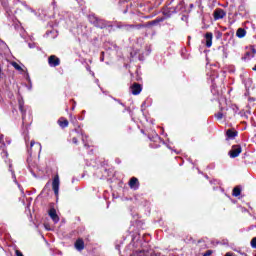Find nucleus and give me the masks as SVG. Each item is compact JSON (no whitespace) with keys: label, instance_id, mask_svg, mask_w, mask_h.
<instances>
[{"label":"nucleus","instance_id":"13","mask_svg":"<svg viewBox=\"0 0 256 256\" xmlns=\"http://www.w3.org/2000/svg\"><path fill=\"white\" fill-rule=\"evenodd\" d=\"M245 35H247V31H245L243 28H239L236 32V37H239V39H243Z\"/></svg>","mask_w":256,"mask_h":256},{"label":"nucleus","instance_id":"27","mask_svg":"<svg viewBox=\"0 0 256 256\" xmlns=\"http://www.w3.org/2000/svg\"><path fill=\"white\" fill-rule=\"evenodd\" d=\"M3 155H6V156H7V152L3 151Z\"/></svg>","mask_w":256,"mask_h":256},{"label":"nucleus","instance_id":"5","mask_svg":"<svg viewBox=\"0 0 256 256\" xmlns=\"http://www.w3.org/2000/svg\"><path fill=\"white\" fill-rule=\"evenodd\" d=\"M35 145V149L36 151H38L39 153H41V149H42V146H41V143L39 142H36V141H31L30 143V149H29V153H33V146Z\"/></svg>","mask_w":256,"mask_h":256},{"label":"nucleus","instance_id":"25","mask_svg":"<svg viewBox=\"0 0 256 256\" xmlns=\"http://www.w3.org/2000/svg\"><path fill=\"white\" fill-rule=\"evenodd\" d=\"M0 141H3V135H0Z\"/></svg>","mask_w":256,"mask_h":256},{"label":"nucleus","instance_id":"3","mask_svg":"<svg viewBox=\"0 0 256 256\" xmlns=\"http://www.w3.org/2000/svg\"><path fill=\"white\" fill-rule=\"evenodd\" d=\"M61 60L59 58H57V56L55 55H51L48 58V64L50 67H58V65H60Z\"/></svg>","mask_w":256,"mask_h":256},{"label":"nucleus","instance_id":"20","mask_svg":"<svg viewBox=\"0 0 256 256\" xmlns=\"http://www.w3.org/2000/svg\"><path fill=\"white\" fill-rule=\"evenodd\" d=\"M72 143H74L75 145H77V138H73V139H72Z\"/></svg>","mask_w":256,"mask_h":256},{"label":"nucleus","instance_id":"26","mask_svg":"<svg viewBox=\"0 0 256 256\" xmlns=\"http://www.w3.org/2000/svg\"><path fill=\"white\" fill-rule=\"evenodd\" d=\"M93 19L95 20V21H93V23H96V21H97V18L93 17Z\"/></svg>","mask_w":256,"mask_h":256},{"label":"nucleus","instance_id":"28","mask_svg":"<svg viewBox=\"0 0 256 256\" xmlns=\"http://www.w3.org/2000/svg\"><path fill=\"white\" fill-rule=\"evenodd\" d=\"M45 228H46L47 230H49V226H45Z\"/></svg>","mask_w":256,"mask_h":256},{"label":"nucleus","instance_id":"6","mask_svg":"<svg viewBox=\"0 0 256 256\" xmlns=\"http://www.w3.org/2000/svg\"><path fill=\"white\" fill-rule=\"evenodd\" d=\"M206 47H211L213 45V33L207 32L205 35Z\"/></svg>","mask_w":256,"mask_h":256},{"label":"nucleus","instance_id":"21","mask_svg":"<svg viewBox=\"0 0 256 256\" xmlns=\"http://www.w3.org/2000/svg\"><path fill=\"white\" fill-rule=\"evenodd\" d=\"M20 111L23 113V103L20 102Z\"/></svg>","mask_w":256,"mask_h":256},{"label":"nucleus","instance_id":"8","mask_svg":"<svg viewBox=\"0 0 256 256\" xmlns=\"http://www.w3.org/2000/svg\"><path fill=\"white\" fill-rule=\"evenodd\" d=\"M49 215L54 223H59V216L57 215V211L54 208L50 209Z\"/></svg>","mask_w":256,"mask_h":256},{"label":"nucleus","instance_id":"22","mask_svg":"<svg viewBox=\"0 0 256 256\" xmlns=\"http://www.w3.org/2000/svg\"><path fill=\"white\" fill-rule=\"evenodd\" d=\"M156 23H159V21L155 20V21L151 22V25H155Z\"/></svg>","mask_w":256,"mask_h":256},{"label":"nucleus","instance_id":"2","mask_svg":"<svg viewBox=\"0 0 256 256\" xmlns=\"http://www.w3.org/2000/svg\"><path fill=\"white\" fill-rule=\"evenodd\" d=\"M59 185H60L59 175H56L53 178V182H52V189H53L54 194L56 195V197H59Z\"/></svg>","mask_w":256,"mask_h":256},{"label":"nucleus","instance_id":"9","mask_svg":"<svg viewBox=\"0 0 256 256\" xmlns=\"http://www.w3.org/2000/svg\"><path fill=\"white\" fill-rule=\"evenodd\" d=\"M129 186L131 189H138L139 180L136 177L130 179Z\"/></svg>","mask_w":256,"mask_h":256},{"label":"nucleus","instance_id":"15","mask_svg":"<svg viewBox=\"0 0 256 256\" xmlns=\"http://www.w3.org/2000/svg\"><path fill=\"white\" fill-rule=\"evenodd\" d=\"M12 67L16 69V71H21L22 73H25V70L17 63V62H12L11 63Z\"/></svg>","mask_w":256,"mask_h":256},{"label":"nucleus","instance_id":"10","mask_svg":"<svg viewBox=\"0 0 256 256\" xmlns=\"http://www.w3.org/2000/svg\"><path fill=\"white\" fill-rule=\"evenodd\" d=\"M75 248L77 249V251H83V249H85V242H83L82 239H78L75 242Z\"/></svg>","mask_w":256,"mask_h":256},{"label":"nucleus","instance_id":"17","mask_svg":"<svg viewBox=\"0 0 256 256\" xmlns=\"http://www.w3.org/2000/svg\"><path fill=\"white\" fill-rule=\"evenodd\" d=\"M251 247H253V249H256V237L251 240Z\"/></svg>","mask_w":256,"mask_h":256},{"label":"nucleus","instance_id":"23","mask_svg":"<svg viewBox=\"0 0 256 256\" xmlns=\"http://www.w3.org/2000/svg\"><path fill=\"white\" fill-rule=\"evenodd\" d=\"M225 256H233V254H231L230 252L226 253Z\"/></svg>","mask_w":256,"mask_h":256},{"label":"nucleus","instance_id":"19","mask_svg":"<svg viewBox=\"0 0 256 256\" xmlns=\"http://www.w3.org/2000/svg\"><path fill=\"white\" fill-rule=\"evenodd\" d=\"M16 256H23V253H21L19 250H16Z\"/></svg>","mask_w":256,"mask_h":256},{"label":"nucleus","instance_id":"12","mask_svg":"<svg viewBox=\"0 0 256 256\" xmlns=\"http://www.w3.org/2000/svg\"><path fill=\"white\" fill-rule=\"evenodd\" d=\"M216 119H218V121H221V119H225V117H227V113H225L224 109H221V111H219L216 115H215Z\"/></svg>","mask_w":256,"mask_h":256},{"label":"nucleus","instance_id":"1","mask_svg":"<svg viewBox=\"0 0 256 256\" xmlns=\"http://www.w3.org/2000/svg\"><path fill=\"white\" fill-rule=\"evenodd\" d=\"M241 146L240 145H233L231 150L229 151V155L231 159H235V157H239L241 155Z\"/></svg>","mask_w":256,"mask_h":256},{"label":"nucleus","instance_id":"18","mask_svg":"<svg viewBox=\"0 0 256 256\" xmlns=\"http://www.w3.org/2000/svg\"><path fill=\"white\" fill-rule=\"evenodd\" d=\"M213 255V250H207L206 253L203 254V256H211Z\"/></svg>","mask_w":256,"mask_h":256},{"label":"nucleus","instance_id":"14","mask_svg":"<svg viewBox=\"0 0 256 256\" xmlns=\"http://www.w3.org/2000/svg\"><path fill=\"white\" fill-rule=\"evenodd\" d=\"M226 135L229 139H235L237 137V131L227 130Z\"/></svg>","mask_w":256,"mask_h":256},{"label":"nucleus","instance_id":"11","mask_svg":"<svg viewBox=\"0 0 256 256\" xmlns=\"http://www.w3.org/2000/svg\"><path fill=\"white\" fill-rule=\"evenodd\" d=\"M58 125L62 127V129H65V127H69V121H67L65 118H60L58 120Z\"/></svg>","mask_w":256,"mask_h":256},{"label":"nucleus","instance_id":"4","mask_svg":"<svg viewBox=\"0 0 256 256\" xmlns=\"http://www.w3.org/2000/svg\"><path fill=\"white\" fill-rule=\"evenodd\" d=\"M143 90V88L141 87L140 84H133L131 87H130V91L132 93V95H139V93H141V91Z\"/></svg>","mask_w":256,"mask_h":256},{"label":"nucleus","instance_id":"16","mask_svg":"<svg viewBox=\"0 0 256 256\" xmlns=\"http://www.w3.org/2000/svg\"><path fill=\"white\" fill-rule=\"evenodd\" d=\"M232 195H233L234 197H239V195H241V188L235 187V188L233 189Z\"/></svg>","mask_w":256,"mask_h":256},{"label":"nucleus","instance_id":"7","mask_svg":"<svg viewBox=\"0 0 256 256\" xmlns=\"http://www.w3.org/2000/svg\"><path fill=\"white\" fill-rule=\"evenodd\" d=\"M227 14L225 13V11L223 9H217L214 12V19L218 20V19H223V17H225Z\"/></svg>","mask_w":256,"mask_h":256},{"label":"nucleus","instance_id":"24","mask_svg":"<svg viewBox=\"0 0 256 256\" xmlns=\"http://www.w3.org/2000/svg\"><path fill=\"white\" fill-rule=\"evenodd\" d=\"M130 256H139V253H134V254H132V255H130Z\"/></svg>","mask_w":256,"mask_h":256},{"label":"nucleus","instance_id":"29","mask_svg":"<svg viewBox=\"0 0 256 256\" xmlns=\"http://www.w3.org/2000/svg\"><path fill=\"white\" fill-rule=\"evenodd\" d=\"M95 26H96V27H99V25H98V24H95Z\"/></svg>","mask_w":256,"mask_h":256}]
</instances>
